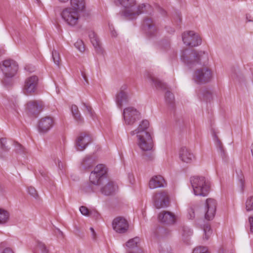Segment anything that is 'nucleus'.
Segmentation results:
<instances>
[{"instance_id":"nucleus-11","label":"nucleus","mask_w":253,"mask_h":253,"mask_svg":"<svg viewBox=\"0 0 253 253\" xmlns=\"http://www.w3.org/2000/svg\"><path fill=\"white\" fill-rule=\"evenodd\" d=\"M151 10L152 7L150 5L148 4H141L139 5L137 7L134 5L131 10L126 11L125 13V16L128 17L130 18H133L135 16L138 15L142 13L146 12L151 13Z\"/></svg>"},{"instance_id":"nucleus-26","label":"nucleus","mask_w":253,"mask_h":253,"mask_svg":"<svg viewBox=\"0 0 253 253\" xmlns=\"http://www.w3.org/2000/svg\"><path fill=\"white\" fill-rule=\"evenodd\" d=\"M71 8L82 12L85 8L84 0H70Z\"/></svg>"},{"instance_id":"nucleus-41","label":"nucleus","mask_w":253,"mask_h":253,"mask_svg":"<svg viewBox=\"0 0 253 253\" xmlns=\"http://www.w3.org/2000/svg\"><path fill=\"white\" fill-rule=\"evenodd\" d=\"M192 253H209V252L206 247L199 246L195 248Z\"/></svg>"},{"instance_id":"nucleus-44","label":"nucleus","mask_w":253,"mask_h":253,"mask_svg":"<svg viewBox=\"0 0 253 253\" xmlns=\"http://www.w3.org/2000/svg\"><path fill=\"white\" fill-rule=\"evenodd\" d=\"M195 209L191 207L188 210L187 217L190 219H193L195 218Z\"/></svg>"},{"instance_id":"nucleus-21","label":"nucleus","mask_w":253,"mask_h":253,"mask_svg":"<svg viewBox=\"0 0 253 253\" xmlns=\"http://www.w3.org/2000/svg\"><path fill=\"white\" fill-rule=\"evenodd\" d=\"M179 158L183 162L190 163L194 156L189 149L186 147H182L179 151Z\"/></svg>"},{"instance_id":"nucleus-4","label":"nucleus","mask_w":253,"mask_h":253,"mask_svg":"<svg viewBox=\"0 0 253 253\" xmlns=\"http://www.w3.org/2000/svg\"><path fill=\"white\" fill-rule=\"evenodd\" d=\"M81 11L74 8L68 7L63 10L61 13V17L65 22L70 26H75L78 24Z\"/></svg>"},{"instance_id":"nucleus-18","label":"nucleus","mask_w":253,"mask_h":253,"mask_svg":"<svg viewBox=\"0 0 253 253\" xmlns=\"http://www.w3.org/2000/svg\"><path fill=\"white\" fill-rule=\"evenodd\" d=\"M154 201L156 207L158 209L168 206L169 198L167 193L162 192L156 194L154 197Z\"/></svg>"},{"instance_id":"nucleus-28","label":"nucleus","mask_w":253,"mask_h":253,"mask_svg":"<svg viewBox=\"0 0 253 253\" xmlns=\"http://www.w3.org/2000/svg\"><path fill=\"white\" fill-rule=\"evenodd\" d=\"M95 159L91 156H86L83 160L82 165L84 169H89L95 164Z\"/></svg>"},{"instance_id":"nucleus-14","label":"nucleus","mask_w":253,"mask_h":253,"mask_svg":"<svg viewBox=\"0 0 253 253\" xmlns=\"http://www.w3.org/2000/svg\"><path fill=\"white\" fill-rule=\"evenodd\" d=\"M112 227L116 232L125 233L127 231L129 224L125 218L118 216L113 220Z\"/></svg>"},{"instance_id":"nucleus-43","label":"nucleus","mask_w":253,"mask_h":253,"mask_svg":"<svg viewBox=\"0 0 253 253\" xmlns=\"http://www.w3.org/2000/svg\"><path fill=\"white\" fill-rule=\"evenodd\" d=\"M28 193L34 198H37L38 196L37 192L35 188L33 187H29L28 188Z\"/></svg>"},{"instance_id":"nucleus-58","label":"nucleus","mask_w":253,"mask_h":253,"mask_svg":"<svg viewBox=\"0 0 253 253\" xmlns=\"http://www.w3.org/2000/svg\"><path fill=\"white\" fill-rule=\"evenodd\" d=\"M90 230H91V231L92 232V234L94 236V234H95V231H94V230L93 229V228L92 227H90Z\"/></svg>"},{"instance_id":"nucleus-53","label":"nucleus","mask_w":253,"mask_h":253,"mask_svg":"<svg viewBox=\"0 0 253 253\" xmlns=\"http://www.w3.org/2000/svg\"><path fill=\"white\" fill-rule=\"evenodd\" d=\"M144 157H145V159L147 160V161H151V160H152L153 159V156L151 155H149V156H147V155H144Z\"/></svg>"},{"instance_id":"nucleus-33","label":"nucleus","mask_w":253,"mask_h":253,"mask_svg":"<svg viewBox=\"0 0 253 253\" xmlns=\"http://www.w3.org/2000/svg\"><path fill=\"white\" fill-rule=\"evenodd\" d=\"M204 236L203 240L205 241L208 240L212 234V230L211 226L209 224H206L204 227Z\"/></svg>"},{"instance_id":"nucleus-60","label":"nucleus","mask_w":253,"mask_h":253,"mask_svg":"<svg viewBox=\"0 0 253 253\" xmlns=\"http://www.w3.org/2000/svg\"><path fill=\"white\" fill-rule=\"evenodd\" d=\"M115 33H116V32H114V33L113 32H112V35L114 36V37H115L116 36V35H115Z\"/></svg>"},{"instance_id":"nucleus-20","label":"nucleus","mask_w":253,"mask_h":253,"mask_svg":"<svg viewBox=\"0 0 253 253\" xmlns=\"http://www.w3.org/2000/svg\"><path fill=\"white\" fill-rule=\"evenodd\" d=\"M126 88V85L122 86L120 92L116 95V102L118 107L120 108H122L123 105L126 104L128 101L127 95L124 91Z\"/></svg>"},{"instance_id":"nucleus-13","label":"nucleus","mask_w":253,"mask_h":253,"mask_svg":"<svg viewBox=\"0 0 253 253\" xmlns=\"http://www.w3.org/2000/svg\"><path fill=\"white\" fill-rule=\"evenodd\" d=\"M92 141L91 136L87 132H82L77 138L75 147L77 151L84 150Z\"/></svg>"},{"instance_id":"nucleus-17","label":"nucleus","mask_w":253,"mask_h":253,"mask_svg":"<svg viewBox=\"0 0 253 253\" xmlns=\"http://www.w3.org/2000/svg\"><path fill=\"white\" fill-rule=\"evenodd\" d=\"M53 120L50 116L41 118L39 122L38 129L41 133L47 132L53 126Z\"/></svg>"},{"instance_id":"nucleus-49","label":"nucleus","mask_w":253,"mask_h":253,"mask_svg":"<svg viewBox=\"0 0 253 253\" xmlns=\"http://www.w3.org/2000/svg\"><path fill=\"white\" fill-rule=\"evenodd\" d=\"M138 132V129L137 128L135 130L130 131V134L131 135H134L135 134H137V139H138V135H141L140 133H139Z\"/></svg>"},{"instance_id":"nucleus-23","label":"nucleus","mask_w":253,"mask_h":253,"mask_svg":"<svg viewBox=\"0 0 253 253\" xmlns=\"http://www.w3.org/2000/svg\"><path fill=\"white\" fill-rule=\"evenodd\" d=\"M142 27L146 33L151 35H154L156 30L154 23L149 18H146L144 20Z\"/></svg>"},{"instance_id":"nucleus-29","label":"nucleus","mask_w":253,"mask_h":253,"mask_svg":"<svg viewBox=\"0 0 253 253\" xmlns=\"http://www.w3.org/2000/svg\"><path fill=\"white\" fill-rule=\"evenodd\" d=\"M181 232L183 240L184 242L188 244L189 240V237L193 233L192 230L189 227L183 226L181 227Z\"/></svg>"},{"instance_id":"nucleus-46","label":"nucleus","mask_w":253,"mask_h":253,"mask_svg":"<svg viewBox=\"0 0 253 253\" xmlns=\"http://www.w3.org/2000/svg\"><path fill=\"white\" fill-rule=\"evenodd\" d=\"M38 247L42 253H48V250L47 249L45 244L43 243H39Z\"/></svg>"},{"instance_id":"nucleus-51","label":"nucleus","mask_w":253,"mask_h":253,"mask_svg":"<svg viewBox=\"0 0 253 253\" xmlns=\"http://www.w3.org/2000/svg\"><path fill=\"white\" fill-rule=\"evenodd\" d=\"M2 253H13V251L11 249H10L9 248H5L3 251Z\"/></svg>"},{"instance_id":"nucleus-57","label":"nucleus","mask_w":253,"mask_h":253,"mask_svg":"<svg viewBox=\"0 0 253 253\" xmlns=\"http://www.w3.org/2000/svg\"><path fill=\"white\" fill-rule=\"evenodd\" d=\"M82 76H83L84 79V81L87 82V77H86V75H85V74H84V73H82Z\"/></svg>"},{"instance_id":"nucleus-47","label":"nucleus","mask_w":253,"mask_h":253,"mask_svg":"<svg viewBox=\"0 0 253 253\" xmlns=\"http://www.w3.org/2000/svg\"><path fill=\"white\" fill-rule=\"evenodd\" d=\"M83 190L85 192H91L93 191L91 186L89 184L84 186L83 188Z\"/></svg>"},{"instance_id":"nucleus-24","label":"nucleus","mask_w":253,"mask_h":253,"mask_svg":"<svg viewBox=\"0 0 253 253\" xmlns=\"http://www.w3.org/2000/svg\"><path fill=\"white\" fill-rule=\"evenodd\" d=\"M115 3L117 5H122L126 10L124 12L125 13L127 10H131L133 6L135 5V0H116Z\"/></svg>"},{"instance_id":"nucleus-61","label":"nucleus","mask_w":253,"mask_h":253,"mask_svg":"<svg viewBox=\"0 0 253 253\" xmlns=\"http://www.w3.org/2000/svg\"><path fill=\"white\" fill-rule=\"evenodd\" d=\"M115 33H116V32H114V33L113 32H112V35L114 36V37H115L116 36V35H115Z\"/></svg>"},{"instance_id":"nucleus-34","label":"nucleus","mask_w":253,"mask_h":253,"mask_svg":"<svg viewBox=\"0 0 253 253\" xmlns=\"http://www.w3.org/2000/svg\"><path fill=\"white\" fill-rule=\"evenodd\" d=\"M90 41L96 51L98 53H101L102 50L100 46V42L98 38L96 37V38L91 39Z\"/></svg>"},{"instance_id":"nucleus-37","label":"nucleus","mask_w":253,"mask_h":253,"mask_svg":"<svg viewBox=\"0 0 253 253\" xmlns=\"http://www.w3.org/2000/svg\"><path fill=\"white\" fill-rule=\"evenodd\" d=\"M52 56L54 63L58 66H59L60 58L59 52L56 50H53L52 52Z\"/></svg>"},{"instance_id":"nucleus-27","label":"nucleus","mask_w":253,"mask_h":253,"mask_svg":"<svg viewBox=\"0 0 253 253\" xmlns=\"http://www.w3.org/2000/svg\"><path fill=\"white\" fill-rule=\"evenodd\" d=\"M149 126V122L147 120L142 121L139 124L137 129L139 133L142 135H145V133H150L147 131Z\"/></svg>"},{"instance_id":"nucleus-48","label":"nucleus","mask_w":253,"mask_h":253,"mask_svg":"<svg viewBox=\"0 0 253 253\" xmlns=\"http://www.w3.org/2000/svg\"><path fill=\"white\" fill-rule=\"evenodd\" d=\"M15 146L17 147L16 150L19 152H23L22 146L19 143L16 142Z\"/></svg>"},{"instance_id":"nucleus-22","label":"nucleus","mask_w":253,"mask_h":253,"mask_svg":"<svg viewBox=\"0 0 253 253\" xmlns=\"http://www.w3.org/2000/svg\"><path fill=\"white\" fill-rule=\"evenodd\" d=\"M117 189V186L114 182L108 181L100 189L101 193L105 196H110L114 194Z\"/></svg>"},{"instance_id":"nucleus-6","label":"nucleus","mask_w":253,"mask_h":253,"mask_svg":"<svg viewBox=\"0 0 253 253\" xmlns=\"http://www.w3.org/2000/svg\"><path fill=\"white\" fill-rule=\"evenodd\" d=\"M0 68L5 78L10 79L15 75L18 66L15 61L8 59L3 61Z\"/></svg>"},{"instance_id":"nucleus-38","label":"nucleus","mask_w":253,"mask_h":253,"mask_svg":"<svg viewBox=\"0 0 253 253\" xmlns=\"http://www.w3.org/2000/svg\"><path fill=\"white\" fill-rule=\"evenodd\" d=\"M246 209L248 211L253 210V196L247 199L246 202Z\"/></svg>"},{"instance_id":"nucleus-12","label":"nucleus","mask_w":253,"mask_h":253,"mask_svg":"<svg viewBox=\"0 0 253 253\" xmlns=\"http://www.w3.org/2000/svg\"><path fill=\"white\" fill-rule=\"evenodd\" d=\"M43 103L40 100H31L27 103V110L29 115L36 117L43 109Z\"/></svg>"},{"instance_id":"nucleus-30","label":"nucleus","mask_w":253,"mask_h":253,"mask_svg":"<svg viewBox=\"0 0 253 253\" xmlns=\"http://www.w3.org/2000/svg\"><path fill=\"white\" fill-rule=\"evenodd\" d=\"M71 111L74 119L79 123L83 122V119L81 117L78 108L76 105H73L71 107Z\"/></svg>"},{"instance_id":"nucleus-50","label":"nucleus","mask_w":253,"mask_h":253,"mask_svg":"<svg viewBox=\"0 0 253 253\" xmlns=\"http://www.w3.org/2000/svg\"><path fill=\"white\" fill-rule=\"evenodd\" d=\"M249 222L250 223L251 231L253 232V217H251L249 218Z\"/></svg>"},{"instance_id":"nucleus-10","label":"nucleus","mask_w":253,"mask_h":253,"mask_svg":"<svg viewBox=\"0 0 253 253\" xmlns=\"http://www.w3.org/2000/svg\"><path fill=\"white\" fill-rule=\"evenodd\" d=\"M38 78L36 76H32L25 80L23 87V91L26 95H31L34 93L37 87Z\"/></svg>"},{"instance_id":"nucleus-1","label":"nucleus","mask_w":253,"mask_h":253,"mask_svg":"<svg viewBox=\"0 0 253 253\" xmlns=\"http://www.w3.org/2000/svg\"><path fill=\"white\" fill-rule=\"evenodd\" d=\"M190 182L195 195L206 196L208 195L210 190V183L205 177L193 176L191 177Z\"/></svg>"},{"instance_id":"nucleus-7","label":"nucleus","mask_w":253,"mask_h":253,"mask_svg":"<svg viewBox=\"0 0 253 253\" xmlns=\"http://www.w3.org/2000/svg\"><path fill=\"white\" fill-rule=\"evenodd\" d=\"M212 77L211 71L207 67L199 69L194 73V80L199 84H205L210 82Z\"/></svg>"},{"instance_id":"nucleus-45","label":"nucleus","mask_w":253,"mask_h":253,"mask_svg":"<svg viewBox=\"0 0 253 253\" xmlns=\"http://www.w3.org/2000/svg\"><path fill=\"white\" fill-rule=\"evenodd\" d=\"M82 104L83 105L84 107V108L85 109V110H86L87 113L89 115V116L91 117H93V113L91 107L90 106L87 105L86 103H85L84 102H83Z\"/></svg>"},{"instance_id":"nucleus-56","label":"nucleus","mask_w":253,"mask_h":253,"mask_svg":"<svg viewBox=\"0 0 253 253\" xmlns=\"http://www.w3.org/2000/svg\"><path fill=\"white\" fill-rule=\"evenodd\" d=\"M127 253H143V251L141 250H138L136 253H133L131 252H128Z\"/></svg>"},{"instance_id":"nucleus-52","label":"nucleus","mask_w":253,"mask_h":253,"mask_svg":"<svg viewBox=\"0 0 253 253\" xmlns=\"http://www.w3.org/2000/svg\"><path fill=\"white\" fill-rule=\"evenodd\" d=\"M97 37L96 35L93 32H90L89 34L90 40L95 38Z\"/></svg>"},{"instance_id":"nucleus-31","label":"nucleus","mask_w":253,"mask_h":253,"mask_svg":"<svg viewBox=\"0 0 253 253\" xmlns=\"http://www.w3.org/2000/svg\"><path fill=\"white\" fill-rule=\"evenodd\" d=\"M8 212L3 209H0V224H4L9 219Z\"/></svg>"},{"instance_id":"nucleus-5","label":"nucleus","mask_w":253,"mask_h":253,"mask_svg":"<svg viewBox=\"0 0 253 253\" xmlns=\"http://www.w3.org/2000/svg\"><path fill=\"white\" fill-rule=\"evenodd\" d=\"M123 118L126 125H133L141 118L140 113L133 107L125 108L123 113Z\"/></svg>"},{"instance_id":"nucleus-36","label":"nucleus","mask_w":253,"mask_h":253,"mask_svg":"<svg viewBox=\"0 0 253 253\" xmlns=\"http://www.w3.org/2000/svg\"><path fill=\"white\" fill-rule=\"evenodd\" d=\"M165 100L167 103L171 104H172L174 101V95L169 91H167L165 93Z\"/></svg>"},{"instance_id":"nucleus-9","label":"nucleus","mask_w":253,"mask_h":253,"mask_svg":"<svg viewBox=\"0 0 253 253\" xmlns=\"http://www.w3.org/2000/svg\"><path fill=\"white\" fill-rule=\"evenodd\" d=\"M137 145L143 151H151L153 147V141L150 133L139 135Z\"/></svg>"},{"instance_id":"nucleus-35","label":"nucleus","mask_w":253,"mask_h":253,"mask_svg":"<svg viewBox=\"0 0 253 253\" xmlns=\"http://www.w3.org/2000/svg\"><path fill=\"white\" fill-rule=\"evenodd\" d=\"M140 241V238L136 237L133 239H130L126 243V246L130 248H133L137 246V243Z\"/></svg>"},{"instance_id":"nucleus-55","label":"nucleus","mask_w":253,"mask_h":253,"mask_svg":"<svg viewBox=\"0 0 253 253\" xmlns=\"http://www.w3.org/2000/svg\"><path fill=\"white\" fill-rule=\"evenodd\" d=\"M160 253H171L170 251H166L164 249H162L161 251H160Z\"/></svg>"},{"instance_id":"nucleus-39","label":"nucleus","mask_w":253,"mask_h":253,"mask_svg":"<svg viewBox=\"0 0 253 253\" xmlns=\"http://www.w3.org/2000/svg\"><path fill=\"white\" fill-rule=\"evenodd\" d=\"M215 138L216 147L218 149V150L220 152L221 155L223 156L224 155V150L222 144L216 136H215Z\"/></svg>"},{"instance_id":"nucleus-42","label":"nucleus","mask_w":253,"mask_h":253,"mask_svg":"<svg viewBox=\"0 0 253 253\" xmlns=\"http://www.w3.org/2000/svg\"><path fill=\"white\" fill-rule=\"evenodd\" d=\"M6 139L5 138H1L0 140V147L3 151H8L9 148L6 145Z\"/></svg>"},{"instance_id":"nucleus-3","label":"nucleus","mask_w":253,"mask_h":253,"mask_svg":"<svg viewBox=\"0 0 253 253\" xmlns=\"http://www.w3.org/2000/svg\"><path fill=\"white\" fill-rule=\"evenodd\" d=\"M89 180L95 185H100L108 181L107 169L105 166L103 164L97 165L90 173Z\"/></svg>"},{"instance_id":"nucleus-54","label":"nucleus","mask_w":253,"mask_h":253,"mask_svg":"<svg viewBox=\"0 0 253 253\" xmlns=\"http://www.w3.org/2000/svg\"><path fill=\"white\" fill-rule=\"evenodd\" d=\"M39 172L41 174L42 176L44 177L46 175V172L43 169H40Z\"/></svg>"},{"instance_id":"nucleus-32","label":"nucleus","mask_w":253,"mask_h":253,"mask_svg":"<svg viewBox=\"0 0 253 253\" xmlns=\"http://www.w3.org/2000/svg\"><path fill=\"white\" fill-rule=\"evenodd\" d=\"M80 211L83 215L85 216H90L93 214L95 215H98V212L96 211H89L86 207L81 206L80 208Z\"/></svg>"},{"instance_id":"nucleus-40","label":"nucleus","mask_w":253,"mask_h":253,"mask_svg":"<svg viewBox=\"0 0 253 253\" xmlns=\"http://www.w3.org/2000/svg\"><path fill=\"white\" fill-rule=\"evenodd\" d=\"M75 47L81 52H84V45L82 40H78L75 43Z\"/></svg>"},{"instance_id":"nucleus-25","label":"nucleus","mask_w":253,"mask_h":253,"mask_svg":"<svg viewBox=\"0 0 253 253\" xmlns=\"http://www.w3.org/2000/svg\"><path fill=\"white\" fill-rule=\"evenodd\" d=\"M148 78L157 88L160 89H166L167 88V84L165 83L162 82L153 75L148 74Z\"/></svg>"},{"instance_id":"nucleus-15","label":"nucleus","mask_w":253,"mask_h":253,"mask_svg":"<svg viewBox=\"0 0 253 253\" xmlns=\"http://www.w3.org/2000/svg\"><path fill=\"white\" fill-rule=\"evenodd\" d=\"M216 209V202L211 198L207 199L205 206V217L208 220H212L214 217Z\"/></svg>"},{"instance_id":"nucleus-8","label":"nucleus","mask_w":253,"mask_h":253,"mask_svg":"<svg viewBox=\"0 0 253 253\" xmlns=\"http://www.w3.org/2000/svg\"><path fill=\"white\" fill-rule=\"evenodd\" d=\"M182 41L187 46L194 47L200 45L202 40L199 35L193 31L184 32L182 34Z\"/></svg>"},{"instance_id":"nucleus-2","label":"nucleus","mask_w":253,"mask_h":253,"mask_svg":"<svg viewBox=\"0 0 253 253\" xmlns=\"http://www.w3.org/2000/svg\"><path fill=\"white\" fill-rule=\"evenodd\" d=\"M207 55L204 51H197L195 50H184L181 55V59L189 66L194 65L195 62L201 63V60Z\"/></svg>"},{"instance_id":"nucleus-16","label":"nucleus","mask_w":253,"mask_h":253,"mask_svg":"<svg viewBox=\"0 0 253 253\" xmlns=\"http://www.w3.org/2000/svg\"><path fill=\"white\" fill-rule=\"evenodd\" d=\"M158 219L162 224L172 225L176 222V218L173 213L164 211L159 214Z\"/></svg>"},{"instance_id":"nucleus-19","label":"nucleus","mask_w":253,"mask_h":253,"mask_svg":"<svg viewBox=\"0 0 253 253\" xmlns=\"http://www.w3.org/2000/svg\"><path fill=\"white\" fill-rule=\"evenodd\" d=\"M167 183L161 175H155L151 177L149 182V187L150 189L165 187Z\"/></svg>"},{"instance_id":"nucleus-59","label":"nucleus","mask_w":253,"mask_h":253,"mask_svg":"<svg viewBox=\"0 0 253 253\" xmlns=\"http://www.w3.org/2000/svg\"><path fill=\"white\" fill-rule=\"evenodd\" d=\"M60 2L65 3L68 1L69 0H58Z\"/></svg>"}]
</instances>
